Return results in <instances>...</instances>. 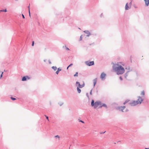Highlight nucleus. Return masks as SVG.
Returning a JSON list of instances; mask_svg holds the SVG:
<instances>
[{
    "label": "nucleus",
    "instance_id": "1",
    "mask_svg": "<svg viewBox=\"0 0 149 149\" xmlns=\"http://www.w3.org/2000/svg\"><path fill=\"white\" fill-rule=\"evenodd\" d=\"M112 66L113 69L115 72H116L118 75L124 73L125 69L121 65L118 64H114L113 63Z\"/></svg>",
    "mask_w": 149,
    "mask_h": 149
},
{
    "label": "nucleus",
    "instance_id": "2",
    "mask_svg": "<svg viewBox=\"0 0 149 149\" xmlns=\"http://www.w3.org/2000/svg\"><path fill=\"white\" fill-rule=\"evenodd\" d=\"M102 104L101 102L100 101H97L95 102L93 100H92L91 102V105L92 107H94L95 109H96L99 105Z\"/></svg>",
    "mask_w": 149,
    "mask_h": 149
},
{
    "label": "nucleus",
    "instance_id": "3",
    "mask_svg": "<svg viewBox=\"0 0 149 149\" xmlns=\"http://www.w3.org/2000/svg\"><path fill=\"white\" fill-rule=\"evenodd\" d=\"M85 64L88 66H91L94 65V61H88L85 62Z\"/></svg>",
    "mask_w": 149,
    "mask_h": 149
},
{
    "label": "nucleus",
    "instance_id": "4",
    "mask_svg": "<svg viewBox=\"0 0 149 149\" xmlns=\"http://www.w3.org/2000/svg\"><path fill=\"white\" fill-rule=\"evenodd\" d=\"M128 104L131 106H135L138 104V102L136 100H134L131 102L129 103Z\"/></svg>",
    "mask_w": 149,
    "mask_h": 149
},
{
    "label": "nucleus",
    "instance_id": "5",
    "mask_svg": "<svg viewBox=\"0 0 149 149\" xmlns=\"http://www.w3.org/2000/svg\"><path fill=\"white\" fill-rule=\"evenodd\" d=\"M76 84H77V85H78V86H77V88H81L83 87H84L85 86V84L84 81L83 82V84L82 85H81L80 84V83L77 81H76Z\"/></svg>",
    "mask_w": 149,
    "mask_h": 149
},
{
    "label": "nucleus",
    "instance_id": "6",
    "mask_svg": "<svg viewBox=\"0 0 149 149\" xmlns=\"http://www.w3.org/2000/svg\"><path fill=\"white\" fill-rule=\"evenodd\" d=\"M106 76V74L104 72H103L101 74L100 78L102 81H104L105 79Z\"/></svg>",
    "mask_w": 149,
    "mask_h": 149
},
{
    "label": "nucleus",
    "instance_id": "7",
    "mask_svg": "<svg viewBox=\"0 0 149 149\" xmlns=\"http://www.w3.org/2000/svg\"><path fill=\"white\" fill-rule=\"evenodd\" d=\"M138 98L136 101L138 102V104H141L143 101V99L142 97L140 96H138Z\"/></svg>",
    "mask_w": 149,
    "mask_h": 149
},
{
    "label": "nucleus",
    "instance_id": "8",
    "mask_svg": "<svg viewBox=\"0 0 149 149\" xmlns=\"http://www.w3.org/2000/svg\"><path fill=\"white\" fill-rule=\"evenodd\" d=\"M30 79V78L28 76H24L22 78V81H25Z\"/></svg>",
    "mask_w": 149,
    "mask_h": 149
},
{
    "label": "nucleus",
    "instance_id": "9",
    "mask_svg": "<svg viewBox=\"0 0 149 149\" xmlns=\"http://www.w3.org/2000/svg\"><path fill=\"white\" fill-rule=\"evenodd\" d=\"M130 6L128 5V3H127L125 5V9L126 10H128L131 8Z\"/></svg>",
    "mask_w": 149,
    "mask_h": 149
},
{
    "label": "nucleus",
    "instance_id": "10",
    "mask_svg": "<svg viewBox=\"0 0 149 149\" xmlns=\"http://www.w3.org/2000/svg\"><path fill=\"white\" fill-rule=\"evenodd\" d=\"M84 32L85 33L87 34V35H86L87 37L89 36L91 34L90 32L88 30H85L84 31Z\"/></svg>",
    "mask_w": 149,
    "mask_h": 149
},
{
    "label": "nucleus",
    "instance_id": "11",
    "mask_svg": "<svg viewBox=\"0 0 149 149\" xmlns=\"http://www.w3.org/2000/svg\"><path fill=\"white\" fill-rule=\"evenodd\" d=\"M97 78H95V79H94L93 80L94 87L95 86L97 83Z\"/></svg>",
    "mask_w": 149,
    "mask_h": 149
},
{
    "label": "nucleus",
    "instance_id": "12",
    "mask_svg": "<svg viewBox=\"0 0 149 149\" xmlns=\"http://www.w3.org/2000/svg\"><path fill=\"white\" fill-rule=\"evenodd\" d=\"M145 2V5L146 6H148L149 5V0H144Z\"/></svg>",
    "mask_w": 149,
    "mask_h": 149
},
{
    "label": "nucleus",
    "instance_id": "13",
    "mask_svg": "<svg viewBox=\"0 0 149 149\" xmlns=\"http://www.w3.org/2000/svg\"><path fill=\"white\" fill-rule=\"evenodd\" d=\"M132 70H128L124 74V77L125 78H127V77L128 76V73L130 71H132Z\"/></svg>",
    "mask_w": 149,
    "mask_h": 149
},
{
    "label": "nucleus",
    "instance_id": "14",
    "mask_svg": "<svg viewBox=\"0 0 149 149\" xmlns=\"http://www.w3.org/2000/svg\"><path fill=\"white\" fill-rule=\"evenodd\" d=\"M100 105V108H101L103 107H104L106 109H107L108 108L107 105L105 104H104V103H103L101 105Z\"/></svg>",
    "mask_w": 149,
    "mask_h": 149
},
{
    "label": "nucleus",
    "instance_id": "15",
    "mask_svg": "<svg viewBox=\"0 0 149 149\" xmlns=\"http://www.w3.org/2000/svg\"><path fill=\"white\" fill-rule=\"evenodd\" d=\"M117 109L119 110L120 111H121L122 112H123V108L121 107H118L117 108Z\"/></svg>",
    "mask_w": 149,
    "mask_h": 149
},
{
    "label": "nucleus",
    "instance_id": "16",
    "mask_svg": "<svg viewBox=\"0 0 149 149\" xmlns=\"http://www.w3.org/2000/svg\"><path fill=\"white\" fill-rule=\"evenodd\" d=\"M125 70H131V69H130V67L129 66H125Z\"/></svg>",
    "mask_w": 149,
    "mask_h": 149
},
{
    "label": "nucleus",
    "instance_id": "17",
    "mask_svg": "<svg viewBox=\"0 0 149 149\" xmlns=\"http://www.w3.org/2000/svg\"><path fill=\"white\" fill-rule=\"evenodd\" d=\"M52 68L54 71H56L57 69V67L54 66H52Z\"/></svg>",
    "mask_w": 149,
    "mask_h": 149
},
{
    "label": "nucleus",
    "instance_id": "18",
    "mask_svg": "<svg viewBox=\"0 0 149 149\" xmlns=\"http://www.w3.org/2000/svg\"><path fill=\"white\" fill-rule=\"evenodd\" d=\"M80 88H77V90L78 93H81V91L80 89Z\"/></svg>",
    "mask_w": 149,
    "mask_h": 149
},
{
    "label": "nucleus",
    "instance_id": "19",
    "mask_svg": "<svg viewBox=\"0 0 149 149\" xmlns=\"http://www.w3.org/2000/svg\"><path fill=\"white\" fill-rule=\"evenodd\" d=\"M7 11V10L6 9H5L4 10H0V13L1 12H6Z\"/></svg>",
    "mask_w": 149,
    "mask_h": 149
},
{
    "label": "nucleus",
    "instance_id": "20",
    "mask_svg": "<svg viewBox=\"0 0 149 149\" xmlns=\"http://www.w3.org/2000/svg\"><path fill=\"white\" fill-rule=\"evenodd\" d=\"M58 104L61 106L63 104V102H59L58 103Z\"/></svg>",
    "mask_w": 149,
    "mask_h": 149
},
{
    "label": "nucleus",
    "instance_id": "21",
    "mask_svg": "<svg viewBox=\"0 0 149 149\" xmlns=\"http://www.w3.org/2000/svg\"><path fill=\"white\" fill-rule=\"evenodd\" d=\"M141 95H143L144 96L145 95V91H143L141 93Z\"/></svg>",
    "mask_w": 149,
    "mask_h": 149
},
{
    "label": "nucleus",
    "instance_id": "22",
    "mask_svg": "<svg viewBox=\"0 0 149 149\" xmlns=\"http://www.w3.org/2000/svg\"><path fill=\"white\" fill-rule=\"evenodd\" d=\"M78 72H76L75 74L74 75V77H78Z\"/></svg>",
    "mask_w": 149,
    "mask_h": 149
},
{
    "label": "nucleus",
    "instance_id": "23",
    "mask_svg": "<svg viewBox=\"0 0 149 149\" xmlns=\"http://www.w3.org/2000/svg\"><path fill=\"white\" fill-rule=\"evenodd\" d=\"M10 99L13 101L15 100L16 99L15 98L13 97H10Z\"/></svg>",
    "mask_w": 149,
    "mask_h": 149
},
{
    "label": "nucleus",
    "instance_id": "24",
    "mask_svg": "<svg viewBox=\"0 0 149 149\" xmlns=\"http://www.w3.org/2000/svg\"><path fill=\"white\" fill-rule=\"evenodd\" d=\"M129 101V100H126L123 103L124 104H125L127 103Z\"/></svg>",
    "mask_w": 149,
    "mask_h": 149
},
{
    "label": "nucleus",
    "instance_id": "25",
    "mask_svg": "<svg viewBox=\"0 0 149 149\" xmlns=\"http://www.w3.org/2000/svg\"><path fill=\"white\" fill-rule=\"evenodd\" d=\"M57 70H58V71L60 72V71H61V68H58Z\"/></svg>",
    "mask_w": 149,
    "mask_h": 149
},
{
    "label": "nucleus",
    "instance_id": "26",
    "mask_svg": "<svg viewBox=\"0 0 149 149\" xmlns=\"http://www.w3.org/2000/svg\"><path fill=\"white\" fill-rule=\"evenodd\" d=\"M45 116L46 118V119L48 120V121H49V118H48V116H47L46 115H45Z\"/></svg>",
    "mask_w": 149,
    "mask_h": 149
},
{
    "label": "nucleus",
    "instance_id": "27",
    "mask_svg": "<svg viewBox=\"0 0 149 149\" xmlns=\"http://www.w3.org/2000/svg\"><path fill=\"white\" fill-rule=\"evenodd\" d=\"M3 72H2V73L0 75V79L2 77V76H3Z\"/></svg>",
    "mask_w": 149,
    "mask_h": 149
},
{
    "label": "nucleus",
    "instance_id": "28",
    "mask_svg": "<svg viewBox=\"0 0 149 149\" xmlns=\"http://www.w3.org/2000/svg\"><path fill=\"white\" fill-rule=\"evenodd\" d=\"M34 41H33L32 42L31 45L32 46H33L34 45Z\"/></svg>",
    "mask_w": 149,
    "mask_h": 149
},
{
    "label": "nucleus",
    "instance_id": "29",
    "mask_svg": "<svg viewBox=\"0 0 149 149\" xmlns=\"http://www.w3.org/2000/svg\"><path fill=\"white\" fill-rule=\"evenodd\" d=\"M106 132V131H105L104 132H101L100 133V134H104L105 132Z\"/></svg>",
    "mask_w": 149,
    "mask_h": 149
},
{
    "label": "nucleus",
    "instance_id": "30",
    "mask_svg": "<svg viewBox=\"0 0 149 149\" xmlns=\"http://www.w3.org/2000/svg\"><path fill=\"white\" fill-rule=\"evenodd\" d=\"M65 49L67 50H70V49H69V48H68V47H66V46H65Z\"/></svg>",
    "mask_w": 149,
    "mask_h": 149
},
{
    "label": "nucleus",
    "instance_id": "31",
    "mask_svg": "<svg viewBox=\"0 0 149 149\" xmlns=\"http://www.w3.org/2000/svg\"><path fill=\"white\" fill-rule=\"evenodd\" d=\"M92 90H93V89H92L91 91H90V95H92Z\"/></svg>",
    "mask_w": 149,
    "mask_h": 149
},
{
    "label": "nucleus",
    "instance_id": "32",
    "mask_svg": "<svg viewBox=\"0 0 149 149\" xmlns=\"http://www.w3.org/2000/svg\"><path fill=\"white\" fill-rule=\"evenodd\" d=\"M79 122H81L82 123H84V121H82V120H79Z\"/></svg>",
    "mask_w": 149,
    "mask_h": 149
},
{
    "label": "nucleus",
    "instance_id": "33",
    "mask_svg": "<svg viewBox=\"0 0 149 149\" xmlns=\"http://www.w3.org/2000/svg\"><path fill=\"white\" fill-rule=\"evenodd\" d=\"M59 72L58 71V70H57V71L56 72V73L57 74H58L59 73Z\"/></svg>",
    "mask_w": 149,
    "mask_h": 149
},
{
    "label": "nucleus",
    "instance_id": "34",
    "mask_svg": "<svg viewBox=\"0 0 149 149\" xmlns=\"http://www.w3.org/2000/svg\"><path fill=\"white\" fill-rule=\"evenodd\" d=\"M28 11H29V16L30 17V16H31V15H30V9H29V10H28Z\"/></svg>",
    "mask_w": 149,
    "mask_h": 149
},
{
    "label": "nucleus",
    "instance_id": "35",
    "mask_svg": "<svg viewBox=\"0 0 149 149\" xmlns=\"http://www.w3.org/2000/svg\"><path fill=\"white\" fill-rule=\"evenodd\" d=\"M72 65H73V64L72 63H71L68 66L70 67Z\"/></svg>",
    "mask_w": 149,
    "mask_h": 149
},
{
    "label": "nucleus",
    "instance_id": "36",
    "mask_svg": "<svg viewBox=\"0 0 149 149\" xmlns=\"http://www.w3.org/2000/svg\"><path fill=\"white\" fill-rule=\"evenodd\" d=\"M119 79L121 80H123V78L121 76H120L119 77Z\"/></svg>",
    "mask_w": 149,
    "mask_h": 149
},
{
    "label": "nucleus",
    "instance_id": "37",
    "mask_svg": "<svg viewBox=\"0 0 149 149\" xmlns=\"http://www.w3.org/2000/svg\"><path fill=\"white\" fill-rule=\"evenodd\" d=\"M82 35H81L80 37V40H82Z\"/></svg>",
    "mask_w": 149,
    "mask_h": 149
},
{
    "label": "nucleus",
    "instance_id": "38",
    "mask_svg": "<svg viewBox=\"0 0 149 149\" xmlns=\"http://www.w3.org/2000/svg\"><path fill=\"white\" fill-rule=\"evenodd\" d=\"M22 18H23V19H24L25 18V17H24V15L23 14H22Z\"/></svg>",
    "mask_w": 149,
    "mask_h": 149
},
{
    "label": "nucleus",
    "instance_id": "39",
    "mask_svg": "<svg viewBox=\"0 0 149 149\" xmlns=\"http://www.w3.org/2000/svg\"><path fill=\"white\" fill-rule=\"evenodd\" d=\"M55 137H57V138H58L59 139V138H60L59 136L58 135H57Z\"/></svg>",
    "mask_w": 149,
    "mask_h": 149
},
{
    "label": "nucleus",
    "instance_id": "40",
    "mask_svg": "<svg viewBox=\"0 0 149 149\" xmlns=\"http://www.w3.org/2000/svg\"><path fill=\"white\" fill-rule=\"evenodd\" d=\"M121 107H122L123 108V109L124 110L125 108V106H121Z\"/></svg>",
    "mask_w": 149,
    "mask_h": 149
},
{
    "label": "nucleus",
    "instance_id": "41",
    "mask_svg": "<svg viewBox=\"0 0 149 149\" xmlns=\"http://www.w3.org/2000/svg\"><path fill=\"white\" fill-rule=\"evenodd\" d=\"M132 4V2H131L129 3V6L130 7H131V5Z\"/></svg>",
    "mask_w": 149,
    "mask_h": 149
},
{
    "label": "nucleus",
    "instance_id": "42",
    "mask_svg": "<svg viewBox=\"0 0 149 149\" xmlns=\"http://www.w3.org/2000/svg\"><path fill=\"white\" fill-rule=\"evenodd\" d=\"M48 62H49V64H51V63H52L49 60H48Z\"/></svg>",
    "mask_w": 149,
    "mask_h": 149
},
{
    "label": "nucleus",
    "instance_id": "43",
    "mask_svg": "<svg viewBox=\"0 0 149 149\" xmlns=\"http://www.w3.org/2000/svg\"><path fill=\"white\" fill-rule=\"evenodd\" d=\"M86 95L88 97H89L88 94V93H86Z\"/></svg>",
    "mask_w": 149,
    "mask_h": 149
},
{
    "label": "nucleus",
    "instance_id": "44",
    "mask_svg": "<svg viewBox=\"0 0 149 149\" xmlns=\"http://www.w3.org/2000/svg\"><path fill=\"white\" fill-rule=\"evenodd\" d=\"M102 15H103L102 13V14H101L100 17H102Z\"/></svg>",
    "mask_w": 149,
    "mask_h": 149
},
{
    "label": "nucleus",
    "instance_id": "45",
    "mask_svg": "<svg viewBox=\"0 0 149 149\" xmlns=\"http://www.w3.org/2000/svg\"><path fill=\"white\" fill-rule=\"evenodd\" d=\"M46 59H45V60H44V62H46Z\"/></svg>",
    "mask_w": 149,
    "mask_h": 149
},
{
    "label": "nucleus",
    "instance_id": "46",
    "mask_svg": "<svg viewBox=\"0 0 149 149\" xmlns=\"http://www.w3.org/2000/svg\"><path fill=\"white\" fill-rule=\"evenodd\" d=\"M28 9H30V6L29 5L28 6Z\"/></svg>",
    "mask_w": 149,
    "mask_h": 149
},
{
    "label": "nucleus",
    "instance_id": "47",
    "mask_svg": "<svg viewBox=\"0 0 149 149\" xmlns=\"http://www.w3.org/2000/svg\"><path fill=\"white\" fill-rule=\"evenodd\" d=\"M69 67L68 66L67 67V70H68V68H69Z\"/></svg>",
    "mask_w": 149,
    "mask_h": 149
},
{
    "label": "nucleus",
    "instance_id": "48",
    "mask_svg": "<svg viewBox=\"0 0 149 149\" xmlns=\"http://www.w3.org/2000/svg\"><path fill=\"white\" fill-rule=\"evenodd\" d=\"M145 149H149L148 148H145Z\"/></svg>",
    "mask_w": 149,
    "mask_h": 149
},
{
    "label": "nucleus",
    "instance_id": "49",
    "mask_svg": "<svg viewBox=\"0 0 149 149\" xmlns=\"http://www.w3.org/2000/svg\"><path fill=\"white\" fill-rule=\"evenodd\" d=\"M15 0L16 1H18V0Z\"/></svg>",
    "mask_w": 149,
    "mask_h": 149
},
{
    "label": "nucleus",
    "instance_id": "50",
    "mask_svg": "<svg viewBox=\"0 0 149 149\" xmlns=\"http://www.w3.org/2000/svg\"><path fill=\"white\" fill-rule=\"evenodd\" d=\"M64 46H63V48H64Z\"/></svg>",
    "mask_w": 149,
    "mask_h": 149
}]
</instances>
